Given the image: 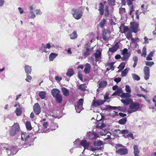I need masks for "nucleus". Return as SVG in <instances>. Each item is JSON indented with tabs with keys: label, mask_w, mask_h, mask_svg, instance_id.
Masks as SVG:
<instances>
[{
	"label": "nucleus",
	"mask_w": 156,
	"mask_h": 156,
	"mask_svg": "<svg viewBox=\"0 0 156 156\" xmlns=\"http://www.w3.org/2000/svg\"><path fill=\"white\" fill-rule=\"evenodd\" d=\"M43 125L44 129H46L48 126V123L46 122H44L43 123Z\"/></svg>",
	"instance_id": "774afa93"
},
{
	"label": "nucleus",
	"mask_w": 156,
	"mask_h": 156,
	"mask_svg": "<svg viewBox=\"0 0 156 156\" xmlns=\"http://www.w3.org/2000/svg\"><path fill=\"white\" fill-rule=\"evenodd\" d=\"M96 101L98 103V104L99 105H100L103 104L105 102V101H104V100H102L100 99L98 100H97Z\"/></svg>",
	"instance_id": "13d9d810"
},
{
	"label": "nucleus",
	"mask_w": 156,
	"mask_h": 156,
	"mask_svg": "<svg viewBox=\"0 0 156 156\" xmlns=\"http://www.w3.org/2000/svg\"><path fill=\"white\" fill-rule=\"evenodd\" d=\"M116 152L121 155L126 154L128 153V150L125 148H122L116 150Z\"/></svg>",
	"instance_id": "f8f14e48"
},
{
	"label": "nucleus",
	"mask_w": 156,
	"mask_h": 156,
	"mask_svg": "<svg viewBox=\"0 0 156 156\" xmlns=\"http://www.w3.org/2000/svg\"><path fill=\"white\" fill-rule=\"evenodd\" d=\"M3 148L7 151V153L8 155H13L18 151L17 150L14 146L9 147V145L5 144Z\"/></svg>",
	"instance_id": "f03ea898"
},
{
	"label": "nucleus",
	"mask_w": 156,
	"mask_h": 156,
	"mask_svg": "<svg viewBox=\"0 0 156 156\" xmlns=\"http://www.w3.org/2000/svg\"><path fill=\"white\" fill-rule=\"evenodd\" d=\"M83 99H80L79 100L77 103V105H75V108L76 112L79 113L83 109Z\"/></svg>",
	"instance_id": "39448f33"
},
{
	"label": "nucleus",
	"mask_w": 156,
	"mask_h": 156,
	"mask_svg": "<svg viewBox=\"0 0 156 156\" xmlns=\"http://www.w3.org/2000/svg\"><path fill=\"white\" fill-rule=\"evenodd\" d=\"M120 43L118 42L116 43L115 45L112 48H110L109 49V51L113 52L117 51L119 47V44Z\"/></svg>",
	"instance_id": "2eb2a0df"
},
{
	"label": "nucleus",
	"mask_w": 156,
	"mask_h": 156,
	"mask_svg": "<svg viewBox=\"0 0 156 156\" xmlns=\"http://www.w3.org/2000/svg\"><path fill=\"white\" fill-rule=\"evenodd\" d=\"M140 107V105L139 103L133 101L129 105V108L130 109H128V113L130 114L138 110Z\"/></svg>",
	"instance_id": "7ed1b4c3"
},
{
	"label": "nucleus",
	"mask_w": 156,
	"mask_h": 156,
	"mask_svg": "<svg viewBox=\"0 0 156 156\" xmlns=\"http://www.w3.org/2000/svg\"><path fill=\"white\" fill-rule=\"evenodd\" d=\"M121 101L126 105L131 104L133 102V100L130 98H127L125 99H122Z\"/></svg>",
	"instance_id": "a211bd4d"
},
{
	"label": "nucleus",
	"mask_w": 156,
	"mask_h": 156,
	"mask_svg": "<svg viewBox=\"0 0 156 156\" xmlns=\"http://www.w3.org/2000/svg\"><path fill=\"white\" fill-rule=\"evenodd\" d=\"M150 70V68L146 66L144 68V77L145 80H147L149 78Z\"/></svg>",
	"instance_id": "423d86ee"
},
{
	"label": "nucleus",
	"mask_w": 156,
	"mask_h": 156,
	"mask_svg": "<svg viewBox=\"0 0 156 156\" xmlns=\"http://www.w3.org/2000/svg\"><path fill=\"white\" fill-rule=\"evenodd\" d=\"M106 22V20L105 19H103L100 23L99 25L101 28H103Z\"/></svg>",
	"instance_id": "a19ab883"
},
{
	"label": "nucleus",
	"mask_w": 156,
	"mask_h": 156,
	"mask_svg": "<svg viewBox=\"0 0 156 156\" xmlns=\"http://www.w3.org/2000/svg\"><path fill=\"white\" fill-rule=\"evenodd\" d=\"M121 97L122 98H129L131 97V95L130 93H122L121 95Z\"/></svg>",
	"instance_id": "c85d7f7f"
},
{
	"label": "nucleus",
	"mask_w": 156,
	"mask_h": 156,
	"mask_svg": "<svg viewBox=\"0 0 156 156\" xmlns=\"http://www.w3.org/2000/svg\"><path fill=\"white\" fill-rule=\"evenodd\" d=\"M93 55H94V56L95 57L96 62H98L100 60L101 52L99 50H97L96 53Z\"/></svg>",
	"instance_id": "4468645a"
},
{
	"label": "nucleus",
	"mask_w": 156,
	"mask_h": 156,
	"mask_svg": "<svg viewBox=\"0 0 156 156\" xmlns=\"http://www.w3.org/2000/svg\"><path fill=\"white\" fill-rule=\"evenodd\" d=\"M73 73L74 71L73 69H69L66 74L68 76L71 77L73 74Z\"/></svg>",
	"instance_id": "72a5a7b5"
},
{
	"label": "nucleus",
	"mask_w": 156,
	"mask_h": 156,
	"mask_svg": "<svg viewBox=\"0 0 156 156\" xmlns=\"http://www.w3.org/2000/svg\"><path fill=\"white\" fill-rule=\"evenodd\" d=\"M51 93L52 96L54 98L60 94V91L57 89H53L51 90Z\"/></svg>",
	"instance_id": "dca6fc26"
},
{
	"label": "nucleus",
	"mask_w": 156,
	"mask_h": 156,
	"mask_svg": "<svg viewBox=\"0 0 156 156\" xmlns=\"http://www.w3.org/2000/svg\"><path fill=\"white\" fill-rule=\"evenodd\" d=\"M126 12L125 9L124 8H120L119 9V13L121 16H123Z\"/></svg>",
	"instance_id": "c03bdc74"
},
{
	"label": "nucleus",
	"mask_w": 156,
	"mask_h": 156,
	"mask_svg": "<svg viewBox=\"0 0 156 156\" xmlns=\"http://www.w3.org/2000/svg\"><path fill=\"white\" fill-rule=\"evenodd\" d=\"M126 91L129 93H130L131 92V90L129 86L128 85H126V89H125Z\"/></svg>",
	"instance_id": "864d4df0"
},
{
	"label": "nucleus",
	"mask_w": 156,
	"mask_h": 156,
	"mask_svg": "<svg viewBox=\"0 0 156 156\" xmlns=\"http://www.w3.org/2000/svg\"><path fill=\"white\" fill-rule=\"evenodd\" d=\"M36 17L33 11H30L28 15V17L30 19H34Z\"/></svg>",
	"instance_id": "f704fd0d"
},
{
	"label": "nucleus",
	"mask_w": 156,
	"mask_h": 156,
	"mask_svg": "<svg viewBox=\"0 0 156 156\" xmlns=\"http://www.w3.org/2000/svg\"><path fill=\"white\" fill-rule=\"evenodd\" d=\"M114 131L117 133H122L123 134V136H126L125 134L128 133H129V130L127 129H124L122 130H120L119 129H115Z\"/></svg>",
	"instance_id": "f3484780"
},
{
	"label": "nucleus",
	"mask_w": 156,
	"mask_h": 156,
	"mask_svg": "<svg viewBox=\"0 0 156 156\" xmlns=\"http://www.w3.org/2000/svg\"><path fill=\"white\" fill-rule=\"evenodd\" d=\"M133 59L134 62L133 66L134 68H135L137 64L138 59L137 56H135L133 57Z\"/></svg>",
	"instance_id": "e433bc0d"
},
{
	"label": "nucleus",
	"mask_w": 156,
	"mask_h": 156,
	"mask_svg": "<svg viewBox=\"0 0 156 156\" xmlns=\"http://www.w3.org/2000/svg\"><path fill=\"white\" fill-rule=\"evenodd\" d=\"M90 52L91 51L88 47L86 48V51L83 53L85 58L90 55Z\"/></svg>",
	"instance_id": "2f4dec72"
},
{
	"label": "nucleus",
	"mask_w": 156,
	"mask_h": 156,
	"mask_svg": "<svg viewBox=\"0 0 156 156\" xmlns=\"http://www.w3.org/2000/svg\"><path fill=\"white\" fill-rule=\"evenodd\" d=\"M94 55H92L90 58V62L93 65L95 64V60L94 58Z\"/></svg>",
	"instance_id": "e2e57ef3"
},
{
	"label": "nucleus",
	"mask_w": 156,
	"mask_h": 156,
	"mask_svg": "<svg viewBox=\"0 0 156 156\" xmlns=\"http://www.w3.org/2000/svg\"><path fill=\"white\" fill-rule=\"evenodd\" d=\"M112 109V106L109 105H107L105 108H101V109L103 110L108 111L109 110Z\"/></svg>",
	"instance_id": "49530a36"
},
{
	"label": "nucleus",
	"mask_w": 156,
	"mask_h": 156,
	"mask_svg": "<svg viewBox=\"0 0 156 156\" xmlns=\"http://www.w3.org/2000/svg\"><path fill=\"white\" fill-rule=\"evenodd\" d=\"M121 80V78L120 77L115 78L114 79V81L118 83L120 82Z\"/></svg>",
	"instance_id": "338daca9"
},
{
	"label": "nucleus",
	"mask_w": 156,
	"mask_h": 156,
	"mask_svg": "<svg viewBox=\"0 0 156 156\" xmlns=\"http://www.w3.org/2000/svg\"><path fill=\"white\" fill-rule=\"evenodd\" d=\"M29 74H27V78L25 80L27 81L30 82V81L32 80V78L31 76Z\"/></svg>",
	"instance_id": "603ef678"
},
{
	"label": "nucleus",
	"mask_w": 156,
	"mask_h": 156,
	"mask_svg": "<svg viewBox=\"0 0 156 156\" xmlns=\"http://www.w3.org/2000/svg\"><path fill=\"white\" fill-rule=\"evenodd\" d=\"M129 137H131L132 139H134V138L133 136V134L131 133H130L127 135L125 137L126 138H128Z\"/></svg>",
	"instance_id": "bf43d9fd"
},
{
	"label": "nucleus",
	"mask_w": 156,
	"mask_h": 156,
	"mask_svg": "<svg viewBox=\"0 0 156 156\" xmlns=\"http://www.w3.org/2000/svg\"><path fill=\"white\" fill-rule=\"evenodd\" d=\"M25 125L27 129L30 130L32 129L31 123L29 122H27L26 123Z\"/></svg>",
	"instance_id": "79ce46f5"
},
{
	"label": "nucleus",
	"mask_w": 156,
	"mask_h": 156,
	"mask_svg": "<svg viewBox=\"0 0 156 156\" xmlns=\"http://www.w3.org/2000/svg\"><path fill=\"white\" fill-rule=\"evenodd\" d=\"M22 110L20 108H17L15 111L16 114L17 116L20 115L22 113Z\"/></svg>",
	"instance_id": "4c0bfd02"
},
{
	"label": "nucleus",
	"mask_w": 156,
	"mask_h": 156,
	"mask_svg": "<svg viewBox=\"0 0 156 156\" xmlns=\"http://www.w3.org/2000/svg\"><path fill=\"white\" fill-rule=\"evenodd\" d=\"M123 55V56L121 58L122 60V61L126 60L129 57V55H130V54L129 53L124 54Z\"/></svg>",
	"instance_id": "a18cd8bd"
},
{
	"label": "nucleus",
	"mask_w": 156,
	"mask_h": 156,
	"mask_svg": "<svg viewBox=\"0 0 156 156\" xmlns=\"http://www.w3.org/2000/svg\"><path fill=\"white\" fill-rule=\"evenodd\" d=\"M98 126L99 128H104L106 126L105 124H104V123H99L98 125Z\"/></svg>",
	"instance_id": "0e129e2a"
},
{
	"label": "nucleus",
	"mask_w": 156,
	"mask_h": 156,
	"mask_svg": "<svg viewBox=\"0 0 156 156\" xmlns=\"http://www.w3.org/2000/svg\"><path fill=\"white\" fill-rule=\"evenodd\" d=\"M126 37L129 40L132 38V35L131 33L130 32H128L126 34Z\"/></svg>",
	"instance_id": "5fc2aeb1"
},
{
	"label": "nucleus",
	"mask_w": 156,
	"mask_h": 156,
	"mask_svg": "<svg viewBox=\"0 0 156 156\" xmlns=\"http://www.w3.org/2000/svg\"><path fill=\"white\" fill-rule=\"evenodd\" d=\"M87 134L89 136V139L90 140L96 139L99 136L98 133L94 132H89L88 133H87Z\"/></svg>",
	"instance_id": "9d476101"
},
{
	"label": "nucleus",
	"mask_w": 156,
	"mask_h": 156,
	"mask_svg": "<svg viewBox=\"0 0 156 156\" xmlns=\"http://www.w3.org/2000/svg\"><path fill=\"white\" fill-rule=\"evenodd\" d=\"M20 128L17 123H14L10 129L9 133L12 136H13L19 132Z\"/></svg>",
	"instance_id": "20e7f679"
},
{
	"label": "nucleus",
	"mask_w": 156,
	"mask_h": 156,
	"mask_svg": "<svg viewBox=\"0 0 156 156\" xmlns=\"http://www.w3.org/2000/svg\"><path fill=\"white\" fill-rule=\"evenodd\" d=\"M61 91L63 95L65 97H67L69 96V93L68 89L67 88L63 87L61 88Z\"/></svg>",
	"instance_id": "6ab92c4d"
},
{
	"label": "nucleus",
	"mask_w": 156,
	"mask_h": 156,
	"mask_svg": "<svg viewBox=\"0 0 156 156\" xmlns=\"http://www.w3.org/2000/svg\"><path fill=\"white\" fill-rule=\"evenodd\" d=\"M87 86L85 84H80L78 88V90H80L82 91H85L86 90Z\"/></svg>",
	"instance_id": "393cba45"
},
{
	"label": "nucleus",
	"mask_w": 156,
	"mask_h": 156,
	"mask_svg": "<svg viewBox=\"0 0 156 156\" xmlns=\"http://www.w3.org/2000/svg\"><path fill=\"white\" fill-rule=\"evenodd\" d=\"M91 68V66L90 64L87 63L86 64L84 70V73L87 74L89 73Z\"/></svg>",
	"instance_id": "aec40b11"
},
{
	"label": "nucleus",
	"mask_w": 156,
	"mask_h": 156,
	"mask_svg": "<svg viewBox=\"0 0 156 156\" xmlns=\"http://www.w3.org/2000/svg\"><path fill=\"white\" fill-rule=\"evenodd\" d=\"M127 121L126 118H122L119 121V123L120 124L123 125L125 124Z\"/></svg>",
	"instance_id": "58836bf2"
},
{
	"label": "nucleus",
	"mask_w": 156,
	"mask_h": 156,
	"mask_svg": "<svg viewBox=\"0 0 156 156\" xmlns=\"http://www.w3.org/2000/svg\"><path fill=\"white\" fill-rule=\"evenodd\" d=\"M92 105L94 107H97L98 106H99L98 104V103L96 101H93V103L92 104Z\"/></svg>",
	"instance_id": "052dcab7"
},
{
	"label": "nucleus",
	"mask_w": 156,
	"mask_h": 156,
	"mask_svg": "<svg viewBox=\"0 0 156 156\" xmlns=\"http://www.w3.org/2000/svg\"><path fill=\"white\" fill-rule=\"evenodd\" d=\"M125 63L124 62H122L119 65L118 68L121 69L122 70L125 67Z\"/></svg>",
	"instance_id": "3c124183"
},
{
	"label": "nucleus",
	"mask_w": 156,
	"mask_h": 156,
	"mask_svg": "<svg viewBox=\"0 0 156 156\" xmlns=\"http://www.w3.org/2000/svg\"><path fill=\"white\" fill-rule=\"evenodd\" d=\"M72 11L73 12V16L75 19L79 20L82 17L83 12V9L82 7H79L76 9H73Z\"/></svg>",
	"instance_id": "f257e3e1"
},
{
	"label": "nucleus",
	"mask_w": 156,
	"mask_h": 156,
	"mask_svg": "<svg viewBox=\"0 0 156 156\" xmlns=\"http://www.w3.org/2000/svg\"><path fill=\"white\" fill-rule=\"evenodd\" d=\"M132 76L133 79L135 80L138 81L140 80V76L136 74H132Z\"/></svg>",
	"instance_id": "ea45409f"
},
{
	"label": "nucleus",
	"mask_w": 156,
	"mask_h": 156,
	"mask_svg": "<svg viewBox=\"0 0 156 156\" xmlns=\"http://www.w3.org/2000/svg\"><path fill=\"white\" fill-rule=\"evenodd\" d=\"M46 93L45 91H42L39 92V95L41 99H44L46 96Z\"/></svg>",
	"instance_id": "473e14b6"
},
{
	"label": "nucleus",
	"mask_w": 156,
	"mask_h": 156,
	"mask_svg": "<svg viewBox=\"0 0 156 156\" xmlns=\"http://www.w3.org/2000/svg\"><path fill=\"white\" fill-rule=\"evenodd\" d=\"M56 101L59 103H61L62 102V96L60 94L58 95L55 97Z\"/></svg>",
	"instance_id": "cd10ccee"
},
{
	"label": "nucleus",
	"mask_w": 156,
	"mask_h": 156,
	"mask_svg": "<svg viewBox=\"0 0 156 156\" xmlns=\"http://www.w3.org/2000/svg\"><path fill=\"white\" fill-rule=\"evenodd\" d=\"M80 145L84 148V151L85 149H88V147L90 145V143L86 140H82L80 142Z\"/></svg>",
	"instance_id": "ddd939ff"
},
{
	"label": "nucleus",
	"mask_w": 156,
	"mask_h": 156,
	"mask_svg": "<svg viewBox=\"0 0 156 156\" xmlns=\"http://www.w3.org/2000/svg\"><path fill=\"white\" fill-rule=\"evenodd\" d=\"M133 153L135 156H139L140 152L138 150V147L136 145H134L133 146Z\"/></svg>",
	"instance_id": "412c9836"
},
{
	"label": "nucleus",
	"mask_w": 156,
	"mask_h": 156,
	"mask_svg": "<svg viewBox=\"0 0 156 156\" xmlns=\"http://www.w3.org/2000/svg\"><path fill=\"white\" fill-rule=\"evenodd\" d=\"M110 35L109 31L106 30H105L103 31L102 37L104 40L107 41L109 38Z\"/></svg>",
	"instance_id": "6e6552de"
},
{
	"label": "nucleus",
	"mask_w": 156,
	"mask_h": 156,
	"mask_svg": "<svg viewBox=\"0 0 156 156\" xmlns=\"http://www.w3.org/2000/svg\"><path fill=\"white\" fill-rule=\"evenodd\" d=\"M113 65V64L112 63H110L108 64V66H109L110 69L112 70H113L114 69V67Z\"/></svg>",
	"instance_id": "69168bd1"
},
{
	"label": "nucleus",
	"mask_w": 156,
	"mask_h": 156,
	"mask_svg": "<svg viewBox=\"0 0 156 156\" xmlns=\"http://www.w3.org/2000/svg\"><path fill=\"white\" fill-rule=\"evenodd\" d=\"M29 137V135L26 133H22L21 134V139L22 140L26 141Z\"/></svg>",
	"instance_id": "5701e85b"
},
{
	"label": "nucleus",
	"mask_w": 156,
	"mask_h": 156,
	"mask_svg": "<svg viewBox=\"0 0 156 156\" xmlns=\"http://www.w3.org/2000/svg\"><path fill=\"white\" fill-rule=\"evenodd\" d=\"M94 144L95 146H100L103 145V142L101 140H99L94 142Z\"/></svg>",
	"instance_id": "37998d69"
},
{
	"label": "nucleus",
	"mask_w": 156,
	"mask_h": 156,
	"mask_svg": "<svg viewBox=\"0 0 156 156\" xmlns=\"http://www.w3.org/2000/svg\"><path fill=\"white\" fill-rule=\"evenodd\" d=\"M144 4H142L141 5V8L142 10L143 11V13L145 14V13L147 11V6H146L145 8H144Z\"/></svg>",
	"instance_id": "09e8293b"
},
{
	"label": "nucleus",
	"mask_w": 156,
	"mask_h": 156,
	"mask_svg": "<svg viewBox=\"0 0 156 156\" xmlns=\"http://www.w3.org/2000/svg\"><path fill=\"white\" fill-rule=\"evenodd\" d=\"M101 147H91L90 149V150L93 151L95 152V151L98 150H101Z\"/></svg>",
	"instance_id": "4d7b16f0"
},
{
	"label": "nucleus",
	"mask_w": 156,
	"mask_h": 156,
	"mask_svg": "<svg viewBox=\"0 0 156 156\" xmlns=\"http://www.w3.org/2000/svg\"><path fill=\"white\" fill-rule=\"evenodd\" d=\"M146 55V47H144L142 50V53L141 56H142L145 57Z\"/></svg>",
	"instance_id": "8fccbe9b"
},
{
	"label": "nucleus",
	"mask_w": 156,
	"mask_h": 156,
	"mask_svg": "<svg viewBox=\"0 0 156 156\" xmlns=\"http://www.w3.org/2000/svg\"><path fill=\"white\" fill-rule=\"evenodd\" d=\"M24 68L25 72L27 74H31L32 71L31 66H30L28 65H26Z\"/></svg>",
	"instance_id": "b1692460"
},
{
	"label": "nucleus",
	"mask_w": 156,
	"mask_h": 156,
	"mask_svg": "<svg viewBox=\"0 0 156 156\" xmlns=\"http://www.w3.org/2000/svg\"><path fill=\"white\" fill-rule=\"evenodd\" d=\"M107 84V82L105 81H101L99 84L98 88H104L105 87Z\"/></svg>",
	"instance_id": "bb28decb"
},
{
	"label": "nucleus",
	"mask_w": 156,
	"mask_h": 156,
	"mask_svg": "<svg viewBox=\"0 0 156 156\" xmlns=\"http://www.w3.org/2000/svg\"><path fill=\"white\" fill-rule=\"evenodd\" d=\"M145 65L146 66L151 67L154 65V62L153 61H145Z\"/></svg>",
	"instance_id": "de8ad7c7"
},
{
	"label": "nucleus",
	"mask_w": 156,
	"mask_h": 156,
	"mask_svg": "<svg viewBox=\"0 0 156 156\" xmlns=\"http://www.w3.org/2000/svg\"><path fill=\"white\" fill-rule=\"evenodd\" d=\"M123 28V32L125 33L127 31L129 30V28L126 26H121L120 27V28Z\"/></svg>",
	"instance_id": "6e6d98bb"
},
{
	"label": "nucleus",
	"mask_w": 156,
	"mask_h": 156,
	"mask_svg": "<svg viewBox=\"0 0 156 156\" xmlns=\"http://www.w3.org/2000/svg\"><path fill=\"white\" fill-rule=\"evenodd\" d=\"M99 7L98 10L100 12V14L101 16H102L104 14V5L103 3L100 2L99 4Z\"/></svg>",
	"instance_id": "4be33fe9"
},
{
	"label": "nucleus",
	"mask_w": 156,
	"mask_h": 156,
	"mask_svg": "<svg viewBox=\"0 0 156 156\" xmlns=\"http://www.w3.org/2000/svg\"><path fill=\"white\" fill-rule=\"evenodd\" d=\"M122 89L120 88L117 90L112 95H116L120 94L122 93Z\"/></svg>",
	"instance_id": "c9c22d12"
},
{
	"label": "nucleus",
	"mask_w": 156,
	"mask_h": 156,
	"mask_svg": "<svg viewBox=\"0 0 156 156\" xmlns=\"http://www.w3.org/2000/svg\"><path fill=\"white\" fill-rule=\"evenodd\" d=\"M108 133H109L110 135H108L107 136V137L104 138L105 140H108L111 138L110 136L111 135V133L105 129H104L103 131H100V134L101 136H105Z\"/></svg>",
	"instance_id": "9b49d317"
},
{
	"label": "nucleus",
	"mask_w": 156,
	"mask_h": 156,
	"mask_svg": "<svg viewBox=\"0 0 156 156\" xmlns=\"http://www.w3.org/2000/svg\"><path fill=\"white\" fill-rule=\"evenodd\" d=\"M130 24L131 25V29L135 33H136L137 29L138 28V23L136 22H131Z\"/></svg>",
	"instance_id": "1a4fd4ad"
},
{
	"label": "nucleus",
	"mask_w": 156,
	"mask_h": 156,
	"mask_svg": "<svg viewBox=\"0 0 156 156\" xmlns=\"http://www.w3.org/2000/svg\"><path fill=\"white\" fill-rule=\"evenodd\" d=\"M35 11L36 12V15H41L42 14V12L40 9H36L35 10Z\"/></svg>",
	"instance_id": "680f3d73"
},
{
	"label": "nucleus",
	"mask_w": 156,
	"mask_h": 156,
	"mask_svg": "<svg viewBox=\"0 0 156 156\" xmlns=\"http://www.w3.org/2000/svg\"><path fill=\"white\" fill-rule=\"evenodd\" d=\"M33 108L34 112L36 115H38L40 113L41 108L38 103H37L34 104Z\"/></svg>",
	"instance_id": "0eeeda50"
},
{
	"label": "nucleus",
	"mask_w": 156,
	"mask_h": 156,
	"mask_svg": "<svg viewBox=\"0 0 156 156\" xmlns=\"http://www.w3.org/2000/svg\"><path fill=\"white\" fill-rule=\"evenodd\" d=\"M58 54L51 53L49 55V58L50 61H53V60L57 56Z\"/></svg>",
	"instance_id": "a878e982"
},
{
	"label": "nucleus",
	"mask_w": 156,
	"mask_h": 156,
	"mask_svg": "<svg viewBox=\"0 0 156 156\" xmlns=\"http://www.w3.org/2000/svg\"><path fill=\"white\" fill-rule=\"evenodd\" d=\"M129 68H126L124 70H123L122 72L121 73V76L122 77L125 76L127 73H128L129 71Z\"/></svg>",
	"instance_id": "7c9ffc66"
},
{
	"label": "nucleus",
	"mask_w": 156,
	"mask_h": 156,
	"mask_svg": "<svg viewBox=\"0 0 156 156\" xmlns=\"http://www.w3.org/2000/svg\"><path fill=\"white\" fill-rule=\"evenodd\" d=\"M69 36L71 39H75L77 37L76 32V31H74L73 33L69 35Z\"/></svg>",
	"instance_id": "c756f323"
}]
</instances>
